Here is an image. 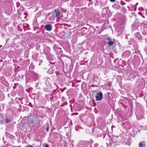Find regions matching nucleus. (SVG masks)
Instances as JSON below:
<instances>
[{
    "label": "nucleus",
    "mask_w": 147,
    "mask_h": 147,
    "mask_svg": "<svg viewBox=\"0 0 147 147\" xmlns=\"http://www.w3.org/2000/svg\"><path fill=\"white\" fill-rule=\"evenodd\" d=\"M40 123L39 118L37 116L33 118L30 116L28 119L27 124L31 128L34 126L39 127L40 125Z\"/></svg>",
    "instance_id": "nucleus-1"
},
{
    "label": "nucleus",
    "mask_w": 147,
    "mask_h": 147,
    "mask_svg": "<svg viewBox=\"0 0 147 147\" xmlns=\"http://www.w3.org/2000/svg\"><path fill=\"white\" fill-rule=\"evenodd\" d=\"M53 49L56 52L58 59L62 61L61 58L63 57V51L58 45H55L53 47Z\"/></svg>",
    "instance_id": "nucleus-2"
},
{
    "label": "nucleus",
    "mask_w": 147,
    "mask_h": 147,
    "mask_svg": "<svg viewBox=\"0 0 147 147\" xmlns=\"http://www.w3.org/2000/svg\"><path fill=\"white\" fill-rule=\"evenodd\" d=\"M126 20L125 19L123 22H119L116 24V30L118 32H121L123 31L124 28L125 24L126 22Z\"/></svg>",
    "instance_id": "nucleus-3"
},
{
    "label": "nucleus",
    "mask_w": 147,
    "mask_h": 147,
    "mask_svg": "<svg viewBox=\"0 0 147 147\" xmlns=\"http://www.w3.org/2000/svg\"><path fill=\"white\" fill-rule=\"evenodd\" d=\"M50 79L48 78L46 80L45 82V85L46 87L45 88L44 90L46 92H49L51 91V84L50 82Z\"/></svg>",
    "instance_id": "nucleus-4"
},
{
    "label": "nucleus",
    "mask_w": 147,
    "mask_h": 147,
    "mask_svg": "<svg viewBox=\"0 0 147 147\" xmlns=\"http://www.w3.org/2000/svg\"><path fill=\"white\" fill-rule=\"evenodd\" d=\"M30 78L31 80L35 81L38 79V75L34 72H31L30 74Z\"/></svg>",
    "instance_id": "nucleus-5"
},
{
    "label": "nucleus",
    "mask_w": 147,
    "mask_h": 147,
    "mask_svg": "<svg viewBox=\"0 0 147 147\" xmlns=\"http://www.w3.org/2000/svg\"><path fill=\"white\" fill-rule=\"evenodd\" d=\"M136 23H134L132 24L131 27L132 31L133 33L135 35L139 33L138 30V27L137 26H136Z\"/></svg>",
    "instance_id": "nucleus-6"
},
{
    "label": "nucleus",
    "mask_w": 147,
    "mask_h": 147,
    "mask_svg": "<svg viewBox=\"0 0 147 147\" xmlns=\"http://www.w3.org/2000/svg\"><path fill=\"white\" fill-rule=\"evenodd\" d=\"M93 141L91 140L90 141H86L84 142L83 144V147H91V144L93 143ZM80 147H82L80 146Z\"/></svg>",
    "instance_id": "nucleus-7"
},
{
    "label": "nucleus",
    "mask_w": 147,
    "mask_h": 147,
    "mask_svg": "<svg viewBox=\"0 0 147 147\" xmlns=\"http://www.w3.org/2000/svg\"><path fill=\"white\" fill-rule=\"evenodd\" d=\"M131 55V52L129 51H127L124 52L122 54V57L124 58L129 57Z\"/></svg>",
    "instance_id": "nucleus-8"
},
{
    "label": "nucleus",
    "mask_w": 147,
    "mask_h": 147,
    "mask_svg": "<svg viewBox=\"0 0 147 147\" xmlns=\"http://www.w3.org/2000/svg\"><path fill=\"white\" fill-rule=\"evenodd\" d=\"M103 94L102 93L100 92L96 94L95 96L96 100L100 101L101 100L102 98Z\"/></svg>",
    "instance_id": "nucleus-9"
},
{
    "label": "nucleus",
    "mask_w": 147,
    "mask_h": 147,
    "mask_svg": "<svg viewBox=\"0 0 147 147\" xmlns=\"http://www.w3.org/2000/svg\"><path fill=\"white\" fill-rule=\"evenodd\" d=\"M57 67L55 65H53L49 68L47 71V73L49 74H52L54 73L55 71V70L57 69Z\"/></svg>",
    "instance_id": "nucleus-10"
},
{
    "label": "nucleus",
    "mask_w": 147,
    "mask_h": 147,
    "mask_svg": "<svg viewBox=\"0 0 147 147\" xmlns=\"http://www.w3.org/2000/svg\"><path fill=\"white\" fill-rule=\"evenodd\" d=\"M54 137L55 138L57 139V141H60L62 140V136L61 135L58 133H56L55 134Z\"/></svg>",
    "instance_id": "nucleus-11"
},
{
    "label": "nucleus",
    "mask_w": 147,
    "mask_h": 147,
    "mask_svg": "<svg viewBox=\"0 0 147 147\" xmlns=\"http://www.w3.org/2000/svg\"><path fill=\"white\" fill-rule=\"evenodd\" d=\"M138 14L141 15L143 18H144L145 16H147V10L145 9L143 11L138 12Z\"/></svg>",
    "instance_id": "nucleus-12"
},
{
    "label": "nucleus",
    "mask_w": 147,
    "mask_h": 147,
    "mask_svg": "<svg viewBox=\"0 0 147 147\" xmlns=\"http://www.w3.org/2000/svg\"><path fill=\"white\" fill-rule=\"evenodd\" d=\"M46 56V57L48 60L52 61L54 59L55 57L53 55H52L50 53L48 54Z\"/></svg>",
    "instance_id": "nucleus-13"
},
{
    "label": "nucleus",
    "mask_w": 147,
    "mask_h": 147,
    "mask_svg": "<svg viewBox=\"0 0 147 147\" xmlns=\"http://www.w3.org/2000/svg\"><path fill=\"white\" fill-rule=\"evenodd\" d=\"M52 25L50 24H47L45 25V30L49 31H51L52 29Z\"/></svg>",
    "instance_id": "nucleus-14"
},
{
    "label": "nucleus",
    "mask_w": 147,
    "mask_h": 147,
    "mask_svg": "<svg viewBox=\"0 0 147 147\" xmlns=\"http://www.w3.org/2000/svg\"><path fill=\"white\" fill-rule=\"evenodd\" d=\"M50 51V48L48 47H46L44 49L43 52L45 54L47 55L48 54L50 53H49Z\"/></svg>",
    "instance_id": "nucleus-15"
},
{
    "label": "nucleus",
    "mask_w": 147,
    "mask_h": 147,
    "mask_svg": "<svg viewBox=\"0 0 147 147\" xmlns=\"http://www.w3.org/2000/svg\"><path fill=\"white\" fill-rule=\"evenodd\" d=\"M118 136H113L112 137V142L114 143H118L119 142V140L118 139Z\"/></svg>",
    "instance_id": "nucleus-16"
},
{
    "label": "nucleus",
    "mask_w": 147,
    "mask_h": 147,
    "mask_svg": "<svg viewBox=\"0 0 147 147\" xmlns=\"http://www.w3.org/2000/svg\"><path fill=\"white\" fill-rule=\"evenodd\" d=\"M112 7L113 8L117 9H119L120 8V6L116 3L112 5Z\"/></svg>",
    "instance_id": "nucleus-17"
},
{
    "label": "nucleus",
    "mask_w": 147,
    "mask_h": 147,
    "mask_svg": "<svg viewBox=\"0 0 147 147\" xmlns=\"http://www.w3.org/2000/svg\"><path fill=\"white\" fill-rule=\"evenodd\" d=\"M139 147H146V144L145 142H140L139 144Z\"/></svg>",
    "instance_id": "nucleus-18"
},
{
    "label": "nucleus",
    "mask_w": 147,
    "mask_h": 147,
    "mask_svg": "<svg viewBox=\"0 0 147 147\" xmlns=\"http://www.w3.org/2000/svg\"><path fill=\"white\" fill-rule=\"evenodd\" d=\"M38 54L36 53H34L32 56L33 58L36 61H37Z\"/></svg>",
    "instance_id": "nucleus-19"
},
{
    "label": "nucleus",
    "mask_w": 147,
    "mask_h": 147,
    "mask_svg": "<svg viewBox=\"0 0 147 147\" xmlns=\"http://www.w3.org/2000/svg\"><path fill=\"white\" fill-rule=\"evenodd\" d=\"M5 96L4 94L2 93H0V101H2L4 100Z\"/></svg>",
    "instance_id": "nucleus-20"
},
{
    "label": "nucleus",
    "mask_w": 147,
    "mask_h": 147,
    "mask_svg": "<svg viewBox=\"0 0 147 147\" xmlns=\"http://www.w3.org/2000/svg\"><path fill=\"white\" fill-rule=\"evenodd\" d=\"M135 36L136 37L138 38V40H142L143 38L141 36L140 34L139 33L137 34H136L135 35Z\"/></svg>",
    "instance_id": "nucleus-21"
},
{
    "label": "nucleus",
    "mask_w": 147,
    "mask_h": 147,
    "mask_svg": "<svg viewBox=\"0 0 147 147\" xmlns=\"http://www.w3.org/2000/svg\"><path fill=\"white\" fill-rule=\"evenodd\" d=\"M16 105H17V106H18V110L19 111H21V110L22 105H21L20 104H19L18 103L16 104Z\"/></svg>",
    "instance_id": "nucleus-22"
},
{
    "label": "nucleus",
    "mask_w": 147,
    "mask_h": 147,
    "mask_svg": "<svg viewBox=\"0 0 147 147\" xmlns=\"http://www.w3.org/2000/svg\"><path fill=\"white\" fill-rule=\"evenodd\" d=\"M34 65L31 63L29 66V68L30 69H34Z\"/></svg>",
    "instance_id": "nucleus-23"
},
{
    "label": "nucleus",
    "mask_w": 147,
    "mask_h": 147,
    "mask_svg": "<svg viewBox=\"0 0 147 147\" xmlns=\"http://www.w3.org/2000/svg\"><path fill=\"white\" fill-rule=\"evenodd\" d=\"M82 128V127L81 126L79 125H78L76 127L75 129L76 131H78L79 130V129H81Z\"/></svg>",
    "instance_id": "nucleus-24"
},
{
    "label": "nucleus",
    "mask_w": 147,
    "mask_h": 147,
    "mask_svg": "<svg viewBox=\"0 0 147 147\" xmlns=\"http://www.w3.org/2000/svg\"><path fill=\"white\" fill-rule=\"evenodd\" d=\"M52 97V95L50 94H47L45 96V97L46 98H51Z\"/></svg>",
    "instance_id": "nucleus-25"
},
{
    "label": "nucleus",
    "mask_w": 147,
    "mask_h": 147,
    "mask_svg": "<svg viewBox=\"0 0 147 147\" xmlns=\"http://www.w3.org/2000/svg\"><path fill=\"white\" fill-rule=\"evenodd\" d=\"M39 63V65H40V64L42 63V60L41 59H37V61H36Z\"/></svg>",
    "instance_id": "nucleus-26"
},
{
    "label": "nucleus",
    "mask_w": 147,
    "mask_h": 147,
    "mask_svg": "<svg viewBox=\"0 0 147 147\" xmlns=\"http://www.w3.org/2000/svg\"><path fill=\"white\" fill-rule=\"evenodd\" d=\"M107 136L109 137V139H108L109 140V142H107V146H108V143L109 144H110V137L109 134H107Z\"/></svg>",
    "instance_id": "nucleus-27"
},
{
    "label": "nucleus",
    "mask_w": 147,
    "mask_h": 147,
    "mask_svg": "<svg viewBox=\"0 0 147 147\" xmlns=\"http://www.w3.org/2000/svg\"><path fill=\"white\" fill-rule=\"evenodd\" d=\"M60 13L59 11H57L56 12V16L57 18L60 15Z\"/></svg>",
    "instance_id": "nucleus-28"
},
{
    "label": "nucleus",
    "mask_w": 147,
    "mask_h": 147,
    "mask_svg": "<svg viewBox=\"0 0 147 147\" xmlns=\"http://www.w3.org/2000/svg\"><path fill=\"white\" fill-rule=\"evenodd\" d=\"M13 100L12 98H11L9 102V103L10 104H13Z\"/></svg>",
    "instance_id": "nucleus-29"
},
{
    "label": "nucleus",
    "mask_w": 147,
    "mask_h": 147,
    "mask_svg": "<svg viewBox=\"0 0 147 147\" xmlns=\"http://www.w3.org/2000/svg\"><path fill=\"white\" fill-rule=\"evenodd\" d=\"M3 120V116L1 114H0V122H2Z\"/></svg>",
    "instance_id": "nucleus-30"
},
{
    "label": "nucleus",
    "mask_w": 147,
    "mask_h": 147,
    "mask_svg": "<svg viewBox=\"0 0 147 147\" xmlns=\"http://www.w3.org/2000/svg\"><path fill=\"white\" fill-rule=\"evenodd\" d=\"M138 9L139 11H143L144 9L143 7H140L138 8Z\"/></svg>",
    "instance_id": "nucleus-31"
},
{
    "label": "nucleus",
    "mask_w": 147,
    "mask_h": 147,
    "mask_svg": "<svg viewBox=\"0 0 147 147\" xmlns=\"http://www.w3.org/2000/svg\"><path fill=\"white\" fill-rule=\"evenodd\" d=\"M114 45V46H115V42L112 41H111V47L112 45Z\"/></svg>",
    "instance_id": "nucleus-32"
},
{
    "label": "nucleus",
    "mask_w": 147,
    "mask_h": 147,
    "mask_svg": "<svg viewBox=\"0 0 147 147\" xmlns=\"http://www.w3.org/2000/svg\"><path fill=\"white\" fill-rule=\"evenodd\" d=\"M120 3L121 5H125V3L123 0H121V1Z\"/></svg>",
    "instance_id": "nucleus-33"
},
{
    "label": "nucleus",
    "mask_w": 147,
    "mask_h": 147,
    "mask_svg": "<svg viewBox=\"0 0 147 147\" xmlns=\"http://www.w3.org/2000/svg\"><path fill=\"white\" fill-rule=\"evenodd\" d=\"M6 121L7 123H8L10 122V119H9L8 118L6 119Z\"/></svg>",
    "instance_id": "nucleus-34"
},
{
    "label": "nucleus",
    "mask_w": 147,
    "mask_h": 147,
    "mask_svg": "<svg viewBox=\"0 0 147 147\" xmlns=\"http://www.w3.org/2000/svg\"><path fill=\"white\" fill-rule=\"evenodd\" d=\"M28 14V13L26 12H24V15H25V16L24 17V18H25L26 17V16Z\"/></svg>",
    "instance_id": "nucleus-35"
},
{
    "label": "nucleus",
    "mask_w": 147,
    "mask_h": 147,
    "mask_svg": "<svg viewBox=\"0 0 147 147\" xmlns=\"http://www.w3.org/2000/svg\"><path fill=\"white\" fill-rule=\"evenodd\" d=\"M38 84H39L38 82H36L35 83L36 87H37L38 85Z\"/></svg>",
    "instance_id": "nucleus-36"
},
{
    "label": "nucleus",
    "mask_w": 147,
    "mask_h": 147,
    "mask_svg": "<svg viewBox=\"0 0 147 147\" xmlns=\"http://www.w3.org/2000/svg\"><path fill=\"white\" fill-rule=\"evenodd\" d=\"M115 127L114 126V125L112 126L111 127L112 130H113V128H115Z\"/></svg>",
    "instance_id": "nucleus-37"
},
{
    "label": "nucleus",
    "mask_w": 147,
    "mask_h": 147,
    "mask_svg": "<svg viewBox=\"0 0 147 147\" xmlns=\"http://www.w3.org/2000/svg\"><path fill=\"white\" fill-rule=\"evenodd\" d=\"M49 130V127H47L46 128V131H48Z\"/></svg>",
    "instance_id": "nucleus-38"
},
{
    "label": "nucleus",
    "mask_w": 147,
    "mask_h": 147,
    "mask_svg": "<svg viewBox=\"0 0 147 147\" xmlns=\"http://www.w3.org/2000/svg\"><path fill=\"white\" fill-rule=\"evenodd\" d=\"M108 44V45L109 46H110V40L109 41L108 43H107Z\"/></svg>",
    "instance_id": "nucleus-39"
},
{
    "label": "nucleus",
    "mask_w": 147,
    "mask_h": 147,
    "mask_svg": "<svg viewBox=\"0 0 147 147\" xmlns=\"http://www.w3.org/2000/svg\"><path fill=\"white\" fill-rule=\"evenodd\" d=\"M45 147H49V145L48 144H46L45 145Z\"/></svg>",
    "instance_id": "nucleus-40"
},
{
    "label": "nucleus",
    "mask_w": 147,
    "mask_h": 147,
    "mask_svg": "<svg viewBox=\"0 0 147 147\" xmlns=\"http://www.w3.org/2000/svg\"><path fill=\"white\" fill-rule=\"evenodd\" d=\"M33 23L34 24H35L36 25H37V24L36 23V22H33Z\"/></svg>",
    "instance_id": "nucleus-41"
},
{
    "label": "nucleus",
    "mask_w": 147,
    "mask_h": 147,
    "mask_svg": "<svg viewBox=\"0 0 147 147\" xmlns=\"http://www.w3.org/2000/svg\"><path fill=\"white\" fill-rule=\"evenodd\" d=\"M115 0H111V2H115Z\"/></svg>",
    "instance_id": "nucleus-42"
},
{
    "label": "nucleus",
    "mask_w": 147,
    "mask_h": 147,
    "mask_svg": "<svg viewBox=\"0 0 147 147\" xmlns=\"http://www.w3.org/2000/svg\"><path fill=\"white\" fill-rule=\"evenodd\" d=\"M25 147H33V146H31V145H30L29 146H26Z\"/></svg>",
    "instance_id": "nucleus-43"
},
{
    "label": "nucleus",
    "mask_w": 147,
    "mask_h": 147,
    "mask_svg": "<svg viewBox=\"0 0 147 147\" xmlns=\"http://www.w3.org/2000/svg\"><path fill=\"white\" fill-rule=\"evenodd\" d=\"M81 82V80H77L78 82Z\"/></svg>",
    "instance_id": "nucleus-44"
},
{
    "label": "nucleus",
    "mask_w": 147,
    "mask_h": 147,
    "mask_svg": "<svg viewBox=\"0 0 147 147\" xmlns=\"http://www.w3.org/2000/svg\"><path fill=\"white\" fill-rule=\"evenodd\" d=\"M108 40H110V38L109 37L108 38Z\"/></svg>",
    "instance_id": "nucleus-45"
},
{
    "label": "nucleus",
    "mask_w": 147,
    "mask_h": 147,
    "mask_svg": "<svg viewBox=\"0 0 147 147\" xmlns=\"http://www.w3.org/2000/svg\"><path fill=\"white\" fill-rule=\"evenodd\" d=\"M16 4H17V5H18V4H19L20 3L19 2H17Z\"/></svg>",
    "instance_id": "nucleus-46"
},
{
    "label": "nucleus",
    "mask_w": 147,
    "mask_h": 147,
    "mask_svg": "<svg viewBox=\"0 0 147 147\" xmlns=\"http://www.w3.org/2000/svg\"><path fill=\"white\" fill-rule=\"evenodd\" d=\"M71 145H72V146H71L72 147H73L74 146V144H71Z\"/></svg>",
    "instance_id": "nucleus-47"
},
{
    "label": "nucleus",
    "mask_w": 147,
    "mask_h": 147,
    "mask_svg": "<svg viewBox=\"0 0 147 147\" xmlns=\"http://www.w3.org/2000/svg\"><path fill=\"white\" fill-rule=\"evenodd\" d=\"M125 0L126 1H129V0Z\"/></svg>",
    "instance_id": "nucleus-48"
},
{
    "label": "nucleus",
    "mask_w": 147,
    "mask_h": 147,
    "mask_svg": "<svg viewBox=\"0 0 147 147\" xmlns=\"http://www.w3.org/2000/svg\"><path fill=\"white\" fill-rule=\"evenodd\" d=\"M84 84V83H82V86H83V85Z\"/></svg>",
    "instance_id": "nucleus-49"
},
{
    "label": "nucleus",
    "mask_w": 147,
    "mask_h": 147,
    "mask_svg": "<svg viewBox=\"0 0 147 147\" xmlns=\"http://www.w3.org/2000/svg\"><path fill=\"white\" fill-rule=\"evenodd\" d=\"M105 136H104L103 137V138H104L105 137Z\"/></svg>",
    "instance_id": "nucleus-50"
},
{
    "label": "nucleus",
    "mask_w": 147,
    "mask_h": 147,
    "mask_svg": "<svg viewBox=\"0 0 147 147\" xmlns=\"http://www.w3.org/2000/svg\"><path fill=\"white\" fill-rule=\"evenodd\" d=\"M57 11V10H56V9H55V10H54V11Z\"/></svg>",
    "instance_id": "nucleus-51"
},
{
    "label": "nucleus",
    "mask_w": 147,
    "mask_h": 147,
    "mask_svg": "<svg viewBox=\"0 0 147 147\" xmlns=\"http://www.w3.org/2000/svg\"><path fill=\"white\" fill-rule=\"evenodd\" d=\"M90 1H91L92 0H89Z\"/></svg>",
    "instance_id": "nucleus-52"
},
{
    "label": "nucleus",
    "mask_w": 147,
    "mask_h": 147,
    "mask_svg": "<svg viewBox=\"0 0 147 147\" xmlns=\"http://www.w3.org/2000/svg\"><path fill=\"white\" fill-rule=\"evenodd\" d=\"M67 135H68V134H67H67H66Z\"/></svg>",
    "instance_id": "nucleus-53"
},
{
    "label": "nucleus",
    "mask_w": 147,
    "mask_h": 147,
    "mask_svg": "<svg viewBox=\"0 0 147 147\" xmlns=\"http://www.w3.org/2000/svg\"><path fill=\"white\" fill-rule=\"evenodd\" d=\"M64 89H66V88H64Z\"/></svg>",
    "instance_id": "nucleus-54"
},
{
    "label": "nucleus",
    "mask_w": 147,
    "mask_h": 147,
    "mask_svg": "<svg viewBox=\"0 0 147 147\" xmlns=\"http://www.w3.org/2000/svg\"><path fill=\"white\" fill-rule=\"evenodd\" d=\"M115 60H114V62H115Z\"/></svg>",
    "instance_id": "nucleus-55"
}]
</instances>
